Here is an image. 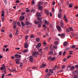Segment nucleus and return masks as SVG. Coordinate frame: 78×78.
I'll return each mask as SVG.
<instances>
[{
  "instance_id": "obj_1",
  "label": "nucleus",
  "mask_w": 78,
  "mask_h": 78,
  "mask_svg": "<svg viewBox=\"0 0 78 78\" xmlns=\"http://www.w3.org/2000/svg\"><path fill=\"white\" fill-rule=\"evenodd\" d=\"M37 19L38 20L39 23H42V19L40 17H37Z\"/></svg>"
},
{
  "instance_id": "obj_2",
  "label": "nucleus",
  "mask_w": 78,
  "mask_h": 78,
  "mask_svg": "<svg viewBox=\"0 0 78 78\" xmlns=\"http://www.w3.org/2000/svg\"><path fill=\"white\" fill-rule=\"evenodd\" d=\"M37 5V6L38 7V8L39 10L40 11H43V9H42L43 7L42 6H41V5Z\"/></svg>"
},
{
  "instance_id": "obj_3",
  "label": "nucleus",
  "mask_w": 78,
  "mask_h": 78,
  "mask_svg": "<svg viewBox=\"0 0 78 78\" xmlns=\"http://www.w3.org/2000/svg\"><path fill=\"white\" fill-rule=\"evenodd\" d=\"M44 13L46 14V15L48 16H49V11L48 10H44Z\"/></svg>"
},
{
  "instance_id": "obj_4",
  "label": "nucleus",
  "mask_w": 78,
  "mask_h": 78,
  "mask_svg": "<svg viewBox=\"0 0 78 78\" xmlns=\"http://www.w3.org/2000/svg\"><path fill=\"white\" fill-rule=\"evenodd\" d=\"M43 22H44V23L46 25H49V22L45 20H43Z\"/></svg>"
},
{
  "instance_id": "obj_5",
  "label": "nucleus",
  "mask_w": 78,
  "mask_h": 78,
  "mask_svg": "<svg viewBox=\"0 0 78 78\" xmlns=\"http://www.w3.org/2000/svg\"><path fill=\"white\" fill-rule=\"evenodd\" d=\"M41 43H39L37 45H36V48L37 49H39L41 47Z\"/></svg>"
},
{
  "instance_id": "obj_6",
  "label": "nucleus",
  "mask_w": 78,
  "mask_h": 78,
  "mask_svg": "<svg viewBox=\"0 0 78 78\" xmlns=\"http://www.w3.org/2000/svg\"><path fill=\"white\" fill-rule=\"evenodd\" d=\"M25 19V16H21L20 17V21L23 20Z\"/></svg>"
},
{
  "instance_id": "obj_7",
  "label": "nucleus",
  "mask_w": 78,
  "mask_h": 78,
  "mask_svg": "<svg viewBox=\"0 0 78 78\" xmlns=\"http://www.w3.org/2000/svg\"><path fill=\"white\" fill-rule=\"evenodd\" d=\"M15 57H16V58H21V55L18 54H15Z\"/></svg>"
},
{
  "instance_id": "obj_8",
  "label": "nucleus",
  "mask_w": 78,
  "mask_h": 78,
  "mask_svg": "<svg viewBox=\"0 0 78 78\" xmlns=\"http://www.w3.org/2000/svg\"><path fill=\"white\" fill-rule=\"evenodd\" d=\"M20 59H17L15 60L16 64H20Z\"/></svg>"
},
{
  "instance_id": "obj_9",
  "label": "nucleus",
  "mask_w": 78,
  "mask_h": 78,
  "mask_svg": "<svg viewBox=\"0 0 78 78\" xmlns=\"http://www.w3.org/2000/svg\"><path fill=\"white\" fill-rule=\"evenodd\" d=\"M36 15L37 17H41L42 16L41 14L38 12H37L36 13Z\"/></svg>"
},
{
  "instance_id": "obj_10",
  "label": "nucleus",
  "mask_w": 78,
  "mask_h": 78,
  "mask_svg": "<svg viewBox=\"0 0 78 78\" xmlns=\"http://www.w3.org/2000/svg\"><path fill=\"white\" fill-rule=\"evenodd\" d=\"M29 61L31 62H33V56H30L29 57Z\"/></svg>"
},
{
  "instance_id": "obj_11",
  "label": "nucleus",
  "mask_w": 78,
  "mask_h": 78,
  "mask_svg": "<svg viewBox=\"0 0 78 78\" xmlns=\"http://www.w3.org/2000/svg\"><path fill=\"white\" fill-rule=\"evenodd\" d=\"M57 29L58 31H61V27L59 26H57Z\"/></svg>"
},
{
  "instance_id": "obj_12",
  "label": "nucleus",
  "mask_w": 78,
  "mask_h": 78,
  "mask_svg": "<svg viewBox=\"0 0 78 78\" xmlns=\"http://www.w3.org/2000/svg\"><path fill=\"white\" fill-rule=\"evenodd\" d=\"M24 48H28V43H26L24 44Z\"/></svg>"
},
{
  "instance_id": "obj_13",
  "label": "nucleus",
  "mask_w": 78,
  "mask_h": 78,
  "mask_svg": "<svg viewBox=\"0 0 78 78\" xmlns=\"http://www.w3.org/2000/svg\"><path fill=\"white\" fill-rule=\"evenodd\" d=\"M63 19H64V20H66V21L68 22V20H67V18H66V15H64Z\"/></svg>"
},
{
  "instance_id": "obj_14",
  "label": "nucleus",
  "mask_w": 78,
  "mask_h": 78,
  "mask_svg": "<svg viewBox=\"0 0 78 78\" xmlns=\"http://www.w3.org/2000/svg\"><path fill=\"white\" fill-rule=\"evenodd\" d=\"M60 26L61 27H64V23L62 21H61L60 22Z\"/></svg>"
},
{
  "instance_id": "obj_15",
  "label": "nucleus",
  "mask_w": 78,
  "mask_h": 78,
  "mask_svg": "<svg viewBox=\"0 0 78 78\" xmlns=\"http://www.w3.org/2000/svg\"><path fill=\"white\" fill-rule=\"evenodd\" d=\"M44 3V2H38L39 6H41V5H42V4Z\"/></svg>"
},
{
  "instance_id": "obj_16",
  "label": "nucleus",
  "mask_w": 78,
  "mask_h": 78,
  "mask_svg": "<svg viewBox=\"0 0 78 78\" xmlns=\"http://www.w3.org/2000/svg\"><path fill=\"white\" fill-rule=\"evenodd\" d=\"M34 57H37V55H36V54L35 53V52H33V54L32 55Z\"/></svg>"
},
{
  "instance_id": "obj_17",
  "label": "nucleus",
  "mask_w": 78,
  "mask_h": 78,
  "mask_svg": "<svg viewBox=\"0 0 78 78\" xmlns=\"http://www.w3.org/2000/svg\"><path fill=\"white\" fill-rule=\"evenodd\" d=\"M21 23L22 26L23 27H25V25L23 22H21Z\"/></svg>"
},
{
  "instance_id": "obj_18",
  "label": "nucleus",
  "mask_w": 78,
  "mask_h": 78,
  "mask_svg": "<svg viewBox=\"0 0 78 78\" xmlns=\"http://www.w3.org/2000/svg\"><path fill=\"white\" fill-rule=\"evenodd\" d=\"M68 43V42H65L63 44V46L65 47V46H66L67 45V44Z\"/></svg>"
},
{
  "instance_id": "obj_19",
  "label": "nucleus",
  "mask_w": 78,
  "mask_h": 78,
  "mask_svg": "<svg viewBox=\"0 0 78 78\" xmlns=\"http://www.w3.org/2000/svg\"><path fill=\"white\" fill-rule=\"evenodd\" d=\"M35 53L36 55H37V56H39V52L37 51H35Z\"/></svg>"
},
{
  "instance_id": "obj_20",
  "label": "nucleus",
  "mask_w": 78,
  "mask_h": 78,
  "mask_svg": "<svg viewBox=\"0 0 78 78\" xmlns=\"http://www.w3.org/2000/svg\"><path fill=\"white\" fill-rule=\"evenodd\" d=\"M54 44L55 45H58V44H59V43L57 41H55L54 42Z\"/></svg>"
},
{
  "instance_id": "obj_21",
  "label": "nucleus",
  "mask_w": 78,
  "mask_h": 78,
  "mask_svg": "<svg viewBox=\"0 0 78 78\" xmlns=\"http://www.w3.org/2000/svg\"><path fill=\"white\" fill-rule=\"evenodd\" d=\"M62 17V15L61 14H59L58 15V18H61Z\"/></svg>"
},
{
  "instance_id": "obj_22",
  "label": "nucleus",
  "mask_w": 78,
  "mask_h": 78,
  "mask_svg": "<svg viewBox=\"0 0 78 78\" xmlns=\"http://www.w3.org/2000/svg\"><path fill=\"white\" fill-rule=\"evenodd\" d=\"M5 16V14H4V11H2V17H3Z\"/></svg>"
},
{
  "instance_id": "obj_23",
  "label": "nucleus",
  "mask_w": 78,
  "mask_h": 78,
  "mask_svg": "<svg viewBox=\"0 0 78 78\" xmlns=\"http://www.w3.org/2000/svg\"><path fill=\"white\" fill-rule=\"evenodd\" d=\"M25 24L26 25H30V23L28 21H27L25 22Z\"/></svg>"
},
{
  "instance_id": "obj_24",
  "label": "nucleus",
  "mask_w": 78,
  "mask_h": 78,
  "mask_svg": "<svg viewBox=\"0 0 78 78\" xmlns=\"http://www.w3.org/2000/svg\"><path fill=\"white\" fill-rule=\"evenodd\" d=\"M50 72H51L52 73H53V71L51 69H50L49 70Z\"/></svg>"
},
{
  "instance_id": "obj_25",
  "label": "nucleus",
  "mask_w": 78,
  "mask_h": 78,
  "mask_svg": "<svg viewBox=\"0 0 78 78\" xmlns=\"http://www.w3.org/2000/svg\"><path fill=\"white\" fill-rule=\"evenodd\" d=\"M54 25L53 24H51L50 26V28H51V29H52V28H53V27H54Z\"/></svg>"
},
{
  "instance_id": "obj_26",
  "label": "nucleus",
  "mask_w": 78,
  "mask_h": 78,
  "mask_svg": "<svg viewBox=\"0 0 78 78\" xmlns=\"http://www.w3.org/2000/svg\"><path fill=\"white\" fill-rule=\"evenodd\" d=\"M31 12H33V13H34V12H35V10H34V9H32L31 10Z\"/></svg>"
},
{
  "instance_id": "obj_27",
  "label": "nucleus",
  "mask_w": 78,
  "mask_h": 78,
  "mask_svg": "<svg viewBox=\"0 0 78 78\" xmlns=\"http://www.w3.org/2000/svg\"><path fill=\"white\" fill-rule=\"evenodd\" d=\"M2 67L3 68V70H5V64H3L2 66Z\"/></svg>"
},
{
  "instance_id": "obj_28",
  "label": "nucleus",
  "mask_w": 78,
  "mask_h": 78,
  "mask_svg": "<svg viewBox=\"0 0 78 78\" xmlns=\"http://www.w3.org/2000/svg\"><path fill=\"white\" fill-rule=\"evenodd\" d=\"M40 41V39L39 38H37L36 39V41L37 42H39Z\"/></svg>"
},
{
  "instance_id": "obj_29",
  "label": "nucleus",
  "mask_w": 78,
  "mask_h": 78,
  "mask_svg": "<svg viewBox=\"0 0 78 78\" xmlns=\"http://www.w3.org/2000/svg\"><path fill=\"white\" fill-rule=\"evenodd\" d=\"M53 48H55V49H57V46L55 45H54L53 46Z\"/></svg>"
},
{
  "instance_id": "obj_30",
  "label": "nucleus",
  "mask_w": 78,
  "mask_h": 78,
  "mask_svg": "<svg viewBox=\"0 0 78 78\" xmlns=\"http://www.w3.org/2000/svg\"><path fill=\"white\" fill-rule=\"evenodd\" d=\"M75 68V66H73L71 67V71H73L72 70H73Z\"/></svg>"
},
{
  "instance_id": "obj_31",
  "label": "nucleus",
  "mask_w": 78,
  "mask_h": 78,
  "mask_svg": "<svg viewBox=\"0 0 78 78\" xmlns=\"http://www.w3.org/2000/svg\"><path fill=\"white\" fill-rule=\"evenodd\" d=\"M28 50H27V49H25L23 51V53H26L27 52H28Z\"/></svg>"
},
{
  "instance_id": "obj_32",
  "label": "nucleus",
  "mask_w": 78,
  "mask_h": 78,
  "mask_svg": "<svg viewBox=\"0 0 78 78\" xmlns=\"http://www.w3.org/2000/svg\"><path fill=\"white\" fill-rule=\"evenodd\" d=\"M72 6H73V4H72L69 5V8H72Z\"/></svg>"
},
{
  "instance_id": "obj_33",
  "label": "nucleus",
  "mask_w": 78,
  "mask_h": 78,
  "mask_svg": "<svg viewBox=\"0 0 78 78\" xmlns=\"http://www.w3.org/2000/svg\"><path fill=\"white\" fill-rule=\"evenodd\" d=\"M4 19H5V17H2V22H4Z\"/></svg>"
},
{
  "instance_id": "obj_34",
  "label": "nucleus",
  "mask_w": 78,
  "mask_h": 78,
  "mask_svg": "<svg viewBox=\"0 0 78 78\" xmlns=\"http://www.w3.org/2000/svg\"><path fill=\"white\" fill-rule=\"evenodd\" d=\"M35 24H36V25H37V24H39V21L37 22V21H35L34 22Z\"/></svg>"
},
{
  "instance_id": "obj_35",
  "label": "nucleus",
  "mask_w": 78,
  "mask_h": 78,
  "mask_svg": "<svg viewBox=\"0 0 78 78\" xmlns=\"http://www.w3.org/2000/svg\"><path fill=\"white\" fill-rule=\"evenodd\" d=\"M69 30L71 31H73V29L72 28V27H71L69 28Z\"/></svg>"
},
{
  "instance_id": "obj_36",
  "label": "nucleus",
  "mask_w": 78,
  "mask_h": 78,
  "mask_svg": "<svg viewBox=\"0 0 78 78\" xmlns=\"http://www.w3.org/2000/svg\"><path fill=\"white\" fill-rule=\"evenodd\" d=\"M72 48H76V46L75 45H73L72 47Z\"/></svg>"
},
{
  "instance_id": "obj_37",
  "label": "nucleus",
  "mask_w": 78,
  "mask_h": 78,
  "mask_svg": "<svg viewBox=\"0 0 78 78\" xmlns=\"http://www.w3.org/2000/svg\"><path fill=\"white\" fill-rule=\"evenodd\" d=\"M17 24L19 27H21V25H20V22H17Z\"/></svg>"
},
{
  "instance_id": "obj_38",
  "label": "nucleus",
  "mask_w": 78,
  "mask_h": 78,
  "mask_svg": "<svg viewBox=\"0 0 78 78\" xmlns=\"http://www.w3.org/2000/svg\"><path fill=\"white\" fill-rule=\"evenodd\" d=\"M28 35H26L25 36V38L26 40H27V39H28Z\"/></svg>"
},
{
  "instance_id": "obj_39",
  "label": "nucleus",
  "mask_w": 78,
  "mask_h": 78,
  "mask_svg": "<svg viewBox=\"0 0 78 78\" xmlns=\"http://www.w3.org/2000/svg\"><path fill=\"white\" fill-rule=\"evenodd\" d=\"M25 14V12H23L21 14V16H24Z\"/></svg>"
},
{
  "instance_id": "obj_40",
  "label": "nucleus",
  "mask_w": 78,
  "mask_h": 78,
  "mask_svg": "<svg viewBox=\"0 0 78 78\" xmlns=\"http://www.w3.org/2000/svg\"><path fill=\"white\" fill-rule=\"evenodd\" d=\"M23 66V63H21L20 64V67H22Z\"/></svg>"
},
{
  "instance_id": "obj_41",
  "label": "nucleus",
  "mask_w": 78,
  "mask_h": 78,
  "mask_svg": "<svg viewBox=\"0 0 78 78\" xmlns=\"http://www.w3.org/2000/svg\"><path fill=\"white\" fill-rule=\"evenodd\" d=\"M49 55H52L53 54V52L52 51H50L49 53Z\"/></svg>"
},
{
  "instance_id": "obj_42",
  "label": "nucleus",
  "mask_w": 78,
  "mask_h": 78,
  "mask_svg": "<svg viewBox=\"0 0 78 78\" xmlns=\"http://www.w3.org/2000/svg\"><path fill=\"white\" fill-rule=\"evenodd\" d=\"M55 57H53V58H51V61H54V60H55Z\"/></svg>"
},
{
  "instance_id": "obj_43",
  "label": "nucleus",
  "mask_w": 78,
  "mask_h": 78,
  "mask_svg": "<svg viewBox=\"0 0 78 78\" xmlns=\"http://www.w3.org/2000/svg\"><path fill=\"white\" fill-rule=\"evenodd\" d=\"M34 37V36L33 34L31 35L30 36L31 38H33V37Z\"/></svg>"
},
{
  "instance_id": "obj_44",
  "label": "nucleus",
  "mask_w": 78,
  "mask_h": 78,
  "mask_svg": "<svg viewBox=\"0 0 78 78\" xmlns=\"http://www.w3.org/2000/svg\"><path fill=\"white\" fill-rule=\"evenodd\" d=\"M61 37H65V34H62L61 35Z\"/></svg>"
},
{
  "instance_id": "obj_45",
  "label": "nucleus",
  "mask_w": 78,
  "mask_h": 78,
  "mask_svg": "<svg viewBox=\"0 0 78 78\" xmlns=\"http://www.w3.org/2000/svg\"><path fill=\"white\" fill-rule=\"evenodd\" d=\"M48 76H50L51 75V74H50V73L48 72L47 73Z\"/></svg>"
},
{
  "instance_id": "obj_46",
  "label": "nucleus",
  "mask_w": 78,
  "mask_h": 78,
  "mask_svg": "<svg viewBox=\"0 0 78 78\" xmlns=\"http://www.w3.org/2000/svg\"><path fill=\"white\" fill-rule=\"evenodd\" d=\"M22 37V35H20L19 37V38L20 39H21V38Z\"/></svg>"
},
{
  "instance_id": "obj_47",
  "label": "nucleus",
  "mask_w": 78,
  "mask_h": 78,
  "mask_svg": "<svg viewBox=\"0 0 78 78\" xmlns=\"http://www.w3.org/2000/svg\"><path fill=\"white\" fill-rule=\"evenodd\" d=\"M32 5H34V1H32V3H31Z\"/></svg>"
},
{
  "instance_id": "obj_48",
  "label": "nucleus",
  "mask_w": 78,
  "mask_h": 78,
  "mask_svg": "<svg viewBox=\"0 0 78 78\" xmlns=\"http://www.w3.org/2000/svg\"><path fill=\"white\" fill-rule=\"evenodd\" d=\"M16 70H15V69H13L12 70V72H15Z\"/></svg>"
},
{
  "instance_id": "obj_49",
  "label": "nucleus",
  "mask_w": 78,
  "mask_h": 78,
  "mask_svg": "<svg viewBox=\"0 0 78 78\" xmlns=\"http://www.w3.org/2000/svg\"><path fill=\"white\" fill-rule=\"evenodd\" d=\"M5 77V74H3L2 75V77L1 78H4V77Z\"/></svg>"
},
{
  "instance_id": "obj_50",
  "label": "nucleus",
  "mask_w": 78,
  "mask_h": 78,
  "mask_svg": "<svg viewBox=\"0 0 78 78\" xmlns=\"http://www.w3.org/2000/svg\"><path fill=\"white\" fill-rule=\"evenodd\" d=\"M38 51L39 52H41L42 51V49L41 48L38 49Z\"/></svg>"
},
{
  "instance_id": "obj_51",
  "label": "nucleus",
  "mask_w": 78,
  "mask_h": 78,
  "mask_svg": "<svg viewBox=\"0 0 78 78\" xmlns=\"http://www.w3.org/2000/svg\"><path fill=\"white\" fill-rule=\"evenodd\" d=\"M15 36H18V35H19V33H18L16 32L15 33Z\"/></svg>"
},
{
  "instance_id": "obj_52",
  "label": "nucleus",
  "mask_w": 78,
  "mask_h": 78,
  "mask_svg": "<svg viewBox=\"0 0 78 78\" xmlns=\"http://www.w3.org/2000/svg\"><path fill=\"white\" fill-rule=\"evenodd\" d=\"M42 27H44V28H46L47 27L44 24L43 25Z\"/></svg>"
},
{
  "instance_id": "obj_53",
  "label": "nucleus",
  "mask_w": 78,
  "mask_h": 78,
  "mask_svg": "<svg viewBox=\"0 0 78 78\" xmlns=\"http://www.w3.org/2000/svg\"><path fill=\"white\" fill-rule=\"evenodd\" d=\"M48 72V69H46L45 70V73H47Z\"/></svg>"
},
{
  "instance_id": "obj_54",
  "label": "nucleus",
  "mask_w": 78,
  "mask_h": 78,
  "mask_svg": "<svg viewBox=\"0 0 78 78\" xmlns=\"http://www.w3.org/2000/svg\"><path fill=\"white\" fill-rule=\"evenodd\" d=\"M73 78H78V76L76 75H74L73 76Z\"/></svg>"
},
{
  "instance_id": "obj_55",
  "label": "nucleus",
  "mask_w": 78,
  "mask_h": 78,
  "mask_svg": "<svg viewBox=\"0 0 78 78\" xmlns=\"http://www.w3.org/2000/svg\"><path fill=\"white\" fill-rule=\"evenodd\" d=\"M16 28H17V27H16V25H14L13 26V28L14 29H16Z\"/></svg>"
},
{
  "instance_id": "obj_56",
  "label": "nucleus",
  "mask_w": 78,
  "mask_h": 78,
  "mask_svg": "<svg viewBox=\"0 0 78 78\" xmlns=\"http://www.w3.org/2000/svg\"><path fill=\"white\" fill-rule=\"evenodd\" d=\"M40 68H43V67H44L42 64L40 66Z\"/></svg>"
},
{
  "instance_id": "obj_57",
  "label": "nucleus",
  "mask_w": 78,
  "mask_h": 78,
  "mask_svg": "<svg viewBox=\"0 0 78 78\" xmlns=\"http://www.w3.org/2000/svg\"><path fill=\"white\" fill-rule=\"evenodd\" d=\"M52 11L53 12H55V9H54L53 8L52 9Z\"/></svg>"
},
{
  "instance_id": "obj_58",
  "label": "nucleus",
  "mask_w": 78,
  "mask_h": 78,
  "mask_svg": "<svg viewBox=\"0 0 78 78\" xmlns=\"http://www.w3.org/2000/svg\"><path fill=\"white\" fill-rule=\"evenodd\" d=\"M46 36H47L48 37V36H49V34H48V33L46 35H45Z\"/></svg>"
},
{
  "instance_id": "obj_59",
  "label": "nucleus",
  "mask_w": 78,
  "mask_h": 78,
  "mask_svg": "<svg viewBox=\"0 0 78 78\" xmlns=\"http://www.w3.org/2000/svg\"><path fill=\"white\" fill-rule=\"evenodd\" d=\"M62 54V51H60L59 54V55H61Z\"/></svg>"
},
{
  "instance_id": "obj_60",
  "label": "nucleus",
  "mask_w": 78,
  "mask_h": 78,
  "mask_svg": "<svg viewBox=\"0 0 78 78\" xmlns=\"http://www.w3.org/2000/svg\"><path fill=\"white\" fill-rule=\"evenodd\" d=\"M65 67V66L63 65L62 67V69H63Z\"/></svg>"
},
{
  "instance_id": "obj_61",
  "label": "nucleus",
  "mask_w": 78,
  "mask_h": 78,
  "mask_svg": "<svg viewBox=\"0 0 78 78\" xmlns=\"http://www.w3.org/2000/svg\"><path fill=\"white\" fill-rule=\"evenodd\" d=\"M67 61V58H64L63 59V61L64 62H66Z\"/></svg>"
},
{
  "instance_id": "obj_62",
  "label": "nucleus",
  "mask_w": 78,
  "mask_h": 78,
  "mask_svg": "<svg viewBox=\"0 0 78 78\" xmlns=\"http://www.w3.org/2000/svg\"><path fill=\"white\" fill-rule=\"evenodd\" d=\"M71 56H72L70 55L68 56L67 57V59H69V58H70Z\"/></svg>"
},
{
  "instance_id": "obj_63",
  "label": "nucleus",
  "mask_w": 78,
  "mask_h": 78,
  "mask_svg": "<svg viewBox=\"0 0 78 78\" xmlns=\"http://www.w3.org/2000/svg\"><path fill=\"white\" fill-rule=\"evenodd\" d=\"M52 5H55V2H52Z\"/></svg>"
},
{
  "instance_id": "obj_64",
  "label": "nucleus",
  "mask_w": 78,
  "mask_h": 78,
  "mask_svg": "<svg viewBox=\"0 0 78 78\" xmlns=\"http://www.w3.org/2000/svg\"><path fill=\"white\" fill-rule=\"evenodd\" d=\"M75 67L76 68H78V64L76 65Z\"/></svg>"
}]
</instances>
